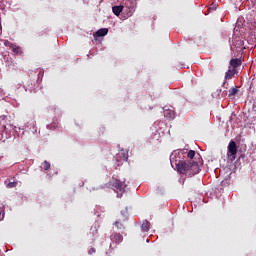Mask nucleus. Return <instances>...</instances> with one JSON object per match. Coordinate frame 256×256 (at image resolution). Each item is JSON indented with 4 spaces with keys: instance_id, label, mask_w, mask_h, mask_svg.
Instances as JSON below:
<instances>
[{
    "instance_id": "nucleus-1",
    "label": "nucleus",
    "mask_w": 256,
    "mask_h": 256,
    "mask_svg": "<svg viewBox=\"0 0 256 256\" xmlns=\"http://www.w3.org/2000/svg\"><path fill=\"white\" fill-rule=\"evenodd\" d=\"M183 150H180L178 152H174L170 156V163L172 167L176 166V169L178 173H181L182 175H186V177H193L194 175H197L201 168L199 167V164L195 161H183Z\"/></svg>"
},
{
    "instance_id": "nucleus-2",
    "label": "nucleus",
    "mask_w": 256,
    "mask_h": 256,
    "mask_svg": "<svg viewBox=\"0 0 256 256\" xmlns=\"http://www.w3.org/2000/svg\"><path fill=\"white\" fill-rule=\"evenodd\" d=\"M111 185L116 193H125V189H127V183H125V180L121 181L119 179H114V181L111 182Z\"/></svg>"
},
{
    "instance_id": "nucleus-3",
    "label": "nucleus",
    "mask_w": 256,
    "mask_h": 256,
    "mask_svg": "<svg viewBox=\"0 0 256 256\" xmlns=\"http://www.w3.org/2000/svg\"><path fill=\"white\" fill-rule=\"evenodd\" d=\"M124 11L127 13L128 17H132L133 13H135V2L131 1V0H126L124 2Z\"/></svg>"
},
{
    "instance_id": "nucleus-4",
    "label": "nucleus",
    "mask_w": 256,
    "mask_h": 256,
    "mask_svg": "<svg viewBox=\"0 0 256 256\" xmlns=\"http://www.w3.org/2000/svg\"><path fill=\"white\" fill-rule=\"evenodd\" d=\"M237 155V143L235 141H230L228 145V157H231V161H235V156Z\"/></svg>"
},
{
    "instance_id": "nucleus-5",
    "label": "nucleus",
    "mask_w": 256,
    "mask_h": 256,
    "mask_svg": "<svg viewBox=\"0 0 256 256\" xmlns=\"http://www.w3.org/2000/svg\"><path fill=\"white\" fill-rule=\"evenodd\" d=\"M129 160V151L120 150L117 154V161H128Z\"/></svg>"
},
{
    "instance_id": "nucleus-6",
    "label": "nucleus",
    "mask_w": 256,
    "mask_h": 256,
    "mask_svg": "<svg viewBox=\"0 0 256 256\" xmlns=\"http://www.w3.org/2000/svg\"><path fill=\"white\" fill-rule=\"evenodd\" d=\"M241 65H243V60L241 58H232L230 60V66L234 70L238 69V67H241Z\"/></svg>"
},
{
    "instance_id": "nucleus-7",
    "label": "nucleus",
    "mask_w": 256,
    "mask_h": 256,
    "mask_svg": "<svg viewBox=\"0 0 256 256\" xmlns=\"http://www.w3.org/2000/svg\"><path fill=\"white\" fill-rule=\"evenodd\" d=\"M110 240L113 243H121L123 241V235H121L120 233L113 232L110 235Z\"/></svg>"
},
{
    "instance_id": "nucleus-8",
    "label": "nucleus",
    "mask_w": 256,
    "mask_h": 256,
    "mask_svg": "<svg viewBox=\"0 0 256 256\" xmlns=\"http://www.w3.org/2000/svg\"><path fill=\"white\" fill-rule=\"evenodd\" d=\"M112 11H113L114 15H116V17H119V15H121V13H123V11H125V6H123V5L114 6V7H112Z\"/></svg>"
},
{
    "instance_id": "nucleus-9",
    "label": "nucleus",
    "mask_w": 256,
    "mask_h": 256,
    "mask_svg": "<svg viewBox=\"0 0 256 256\" xmlns=\"http://www.w3.org/2000/svg\"><path fill=\"white\" fill-rule=\"evenodd\" d=\"M237 70H235L234 68L231 70L229 69L226 73H225V80L227 79H233V77L235 76ZM225 83L226 81L223 82V87H225Z\"/></svg>"
},
{
    "instance_id": "nucleus-10",
    "label": "nucleus",
    "mask_w": 256,
    "mask_h": 256,
    "mask_svg": "<svg viewBox=\"0 0 256 256\" xmlns=\"http://www.w3.org/2000/svg\"><path fill=\"white\" fill-rule=\"evenodd\" d=\"M109 33V29L101 28L94 33V37H105Z\"/></svg>"
},
{
    "instance_id": "nucleus-11",
    "label": "nucleus",
    "mask_w": 256,
    "mask_h": 256,
    "mask_svg": "<svg viewBox=\"0 0 256 256\" xmlns=\"http://www.w3.org/2000/svg\"><path fill=\"white\" fill-rule=\"evenodd\" d=\"M164 116L167 117L168 119H175V112L172 110H166L164 112Z\"/></svg>"
},
{
    "instance_id": "nucleus-12",
    "label": "nucleus",
    "mask_w": 256,
    "mask_h": 256,
    "mask_svg": "<svg viewBox=\"0 0 256 256\" xmlns=\"http://www.w3.org/2000/svg\"><path fill=\"white\" fill-rule=\"evenodd\" d=\"M149 229H151V223H149V221L145 220L142 223V231H145L147 233V231H149Z\"/></svg>"
},
{
    "instance_id": "nucleus-13",
    "label": "nucleus",
    "mask_w": 256,
    "mask_h": 256,
    "mask_svg": "<svg viewBox=\"0 0 256 256\" xmlns=\"http://www.w3.org/2000/svg\"><path fill=\"white\" fill-rule=\"evenodd\" d=\"M239 93V89L237 88H232L229 90V97H235V95Z\"/></svg>"
},
{
    "instance_id": "nucleus-14",
    "label": "nucleus",
    "mask_w": 256,
    "mask_h": 256,
    "mask_svg": "<svg viewBox=\"0 0 256 256\" xmlns=\"http://www.w3.org/2000/svg\"><path fill=\"white\" fill-rule=\"evenodd\" d=\"M43 169L44 171H49L51 169V163H49L47 160L43 162Z\"/></svg>"
},
{
    "instance_id": "nucleus-15",
    "label": "nucleus",
    "mask_w": 256,
    "mask_h": 256,
    "mask_svg": "<svg viewBox=\"0 0 256 256\" xmlns=\"http://www.w3.org/2000/svg\"><path fill=\"white\" fill-rule=\"evenodd\" d=\"M114 225L115 227H117V229H125V226H123V223H121V221H116Z\"/></svg>"
},
{
    "instance_id": "nucleus-16",
    "label": "nucleus",
    "mask_w": 256,
    "mask_h": 256,
    "mask_svg": "<svg viewBox=\"0 0 256 256\" xmlns=\"http://www.w3.org/2000/svg\"><path fill=\"white\" fill-rule=\"evenodd\" d=\"M188 159H193L195 157V150H190L187 154Z\"/></svg>"
},
{
    "instance_id": "nucleus-17",
    "label": "nucleus",
    "mask_w": 256,
    "mask_h": 256,
    "mask_svg": "<svg viewBox=\"0 0 256 256\" xmlns=\"http://www.w3.org/2000/svg\"><path fill=\"white\" fill-rule=\"evenodd\" d=\"M8 189H13L14 187H17V182H9L7 184Z\"/></svg>"
},
{
    "instance_id": "nucleus-18",
    "label": "nucleus",
    "mask_w": 256,
    "mask_h": 256,
    "mask_svg": "<svg viewBox=\"0 0 256 256\" xmlns=\"http://www.w3.org/2000/svg\"><path fill=\"white\" fill-rule=\"evenodd\" d=\"M19 49H20L19 46L13 44V46H12L13 53L19 54Z\"/></svg>"
},
{
    "instance_id": "nucleus-19",
    "label": "nucleus",
    "mask_w": 256,
    "mask_h": 256,
    "mask_svg": "<svg viewBox=\"0 0 256 256\" xmlns=\"http://www.w3.org/2000/svg\"><path fill=\"white\" fill-rule=\"evenodd\" d=\"M5 47H10L12 49L13 43H11L9 40L4 41Z\"/></svg>"
},
{
    "instance_id": "nucleus-20",
    "label": "nucleus",
    "mask_w": 256,
    "mask_h": 256,
    "mask_svg": "<svg viewBox=\"0 0 256 256\" xmlns=\"http://www.w3.org/2000/svg\"><path fill=\"white\" fill-rule=\"evenodd\" d=\"M88 253H89V255H93V253H95V248H90Z\"/></svg>"
},
{
    "instance_id": "nucleus-21",
    "label": "nucleus",
    "mask_w": 256,
    "mask_h": 256,
    "mask_svg": "<svg viewBox=\"0 0 256 256\" xmlns=\"http://www.w3.org/2000/svg\"><path fill=\"white\" fill-rule=\"evenodd\" d=\"M222 95H224V97H225V95H227V91H225Z\"/></svg>"
},
{
    "instance_id": "nucleus-22",
    "label": "nucleus",
    "mask_w": 256,
    "mask_h": 256,
    "mask_svg": "<svg viewBox=\"0 0 256 256\" xmlns=\"http://www.w3.org/2000/svg\"><path fill=\"white\" fill-rule=\"evenodd\" d=\"M0 215H1V212H0Z\"/></svg>"
}]
</instances>
